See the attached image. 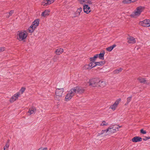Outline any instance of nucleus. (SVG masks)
<instances>
[{
	"label": "nucleus",
	"instance_id": "f257e3e1",
	"mask_svg": "<svg viewBox=\"0 0 150 150\" xmlns=\"http://www.w3.org/2000/svg\"><path fill=\"white\" fill-rule=\"evenodd\" d=\"M121 127V126L118 125L110 126L106 129L102 130L100 133L98 134L97 136L104 137L105 136L108 131L110 132L111 133H114L118 130Z\"/></svg>",
	"mask_w": 150,
	"mask_h": 150
},
{
	"label": "nucleus",
	"instance_id": "f03ea898",
	"mask_svg": "<svg viewBox=\"0 0 150 150\" xmlns=\"http://www.w3.org/2000/svg\"><path fill=\"white\" fill-rule=\"evenodd\" d=\"M28 35L27 32L25 30L18 31L16 35V38L19 41H24L26 39Z\"/></svg>",
	"mask_w": 150,
	"mask_h": 150
},
{
	"label": "nucleus",
	"instance_id": "7ed1b4c3",
	"mask_svg": "<svg viewBox=\"0 0 150 150\" xmlns=\"http://www.w3.org/2000/svg\"><path fill=\"white\" fill-rule=\"evenodd\" d=\"M144 7L140 6L137 7L130 14V16L132 18H137L139 16L141 13L144 9Z\"/></svg>",
	"mask_w": 150,
	"mask_h": 150
},
{
	"label": "nucleus",
	"instance_id": "20e7f679",
	"mask_svg": "<svg viewBox=\"0 0 150 150\" xmlns=\"http://www.w3.org/2000/svg\"><path fill=\"white\" fill-rule=\"evenodd\" d=\"M64 91V88H57L55 90V95L54 96L55 99L57 100H60L62 97Z\"/></svg>",
	"mask_w": 150,
	"mask_h": 150
},
{
	"label": "nucleus",
	"instance_id": "39448f33",
	"mask_svg": "<svg viewBox=\"0 0 150 150\" xmlns=\"http://www.w3.org/2000/svg\"><path fill=\"white\" fill-rule=\"evenodd\" d=\"M75 94L74 90L72 88L67 92L64 98V100L66 101L70 100Z\"/></svg>",
	"mask_w": 150,
	"mask_h": 150
},
{
	"label": "nucleus",
	"instance_id": "423d86ee",
	"mask_svg": "<svg viewBox=\"0 0 150 150\" xmlns=\"http://www.w3.org/2000/svg\"><path fill=\"white\" fill-rule=\"evenodd\" d=\"M100 82L99 79H94L90 80L89 82V85L93 87L98 86V83Z\"/></svg>",
	"mask_w": 150,
	"mask_h": 150
},
{
	"label": "nucleus",
	"instance_id": "0eeeda50",
	"mask_svg": "<svg viewBox=\"0 0 150 150\" xmlns=\"http://www.w3.org/2000/svg\"><path fill=\"white\" fill-rule=\"evenodd\" d=\"M121 98H119L117 99L115 101V103L110 107L109 108L111 109L113 111L115 110L117 108L119 103L121 102Z\"/></svg>",
	"mask_w": 150,
	"mask_h": 150
},
{
	"label": "nucleus",
	"instance_id": "6e6552de",
	"mask_svg": "<svg viewBox=\"0 0 150 150\" xmlns=\"http://www.w3.org/2000/svg\"><path fill=\"white\" fill-rule=\"evenodd\" d=\"M96 67L95 63L94 61H92L88 64L85 65L83 67L84 69H91L93 68Z\"/></svg>",
	"mask_w": 150,
	"mask_h": 150
},
{
	"label": "nucleus",
	"instance_id": "1a4fd4ad",
	"mask_svg": "<svg viewBox=\"0 0 150 150\" xmlns=\"http://www.w3.org/2000/svg\"><path fill=\"white\" fill-rule=\"evenodd\" d=\"M140 25L145 27H148L150 26V21L149 20H145L143 21L140 22Z\"/></svg>",
	"mask_w": 150,
	"mask_h": 150
},
{
	"label": "nucleus",
	"instance_id": "9d476101",
	"mask_svg": "<svg viewBox=\"0 0 150 150\" xmlns=\"http://www.w3.org/2000/svg\"><path fill=\"white\" fill-rule=\"evenodd\" d=\"M21 94L20 92H18L15 93L13 96L9 100L11 103H13L18 99V98L21 96Z\"/></svg>",
	"mask_w": 150,
	"mask_h": 150
},
{
	"label": "nucleus",
	"instance_id": "9b49d317",
	"mask_svg": "<svg viewBox=\"0 0 150 150\" xmlns=\"http://www.w3.org/2000/svg\"><path fill=\"white\" fill-rule=\"evenodd\" d=\"M74 90L75 93H83L84 91L85 90L83 88L77 86L72 88Z\"/></svg>",
	"mask_w": 150,
	"mask_h": 150
},
{
	"label": "nucleus",
	"instance_id": "f8f14e48",
	"mask_svg": "<svg viewBox=\"0 0 150 150\" xmlns=\"http://www.w3.org/2000/svg\"><path fill=\"white\" fill-rule=\"evenodd\" d=\"M83 10L84 12L86 14H88L90 13L91 10L90 7L88 4H84L83 5Z\"/></svg>",
	"mask_w": 150,
	"mask_h": 150
},
{
	"label": "nucleus",
	"instance_id": "ddd939ff",
	"mask_svg": "<svg viewBox=\"0 0 150 150\" xmlns=\"http://www.w3.org/2000/svg\"><path fill=\"white\" fill-rule=\"evenodd\" d=\"M55 0H44L41 2V4L44 6H47L52 3Z\"/></svg>",
	"mask_w": 150,
	"mask_h": 150
},
{
	"label": "nucleus",
	"instance_id": "4468645a",
	"mask_svg": "<svg viewBox=\"0 0 150 150\" xmlns=\"http://www.w3.org/2000/svg\"><path fill=\"white\" fill-rule=\"evenodd\" d=\"M136 42V40L134 37L129 36L127 38V42L129 44H134Z\"/></svg>",
	"mask_w": 150,
	"mask_h": 150
},
{
	"label": "nucleus",
	"instance_id": "2eb2a0df",
	"mask_svg": "<svg viewBox=\"0 0 150 150\" xmlns=\"http://www.w3.org/2000/svg\"><path fill=\"white\" fill-rule=\"evenodd\" d=\"M40 20L39 19H36L33 21L31 25L34 28H35L38 26L39 25Z\"/></svg>",
	"mask_w": 150,
	"mask_h": 150
},
{
	"label": "nucleus",
	"instance_id": "dca6fc26",
	"mask_svg": "<svg viewBox=\"0 0 150 150\" xmlns=\"http://www.w3.org/2000/svg\"><path fill=\"white\" fill-rule=\"evenodd\" d=\"M36 111V108L34 107H32L29 108L28 112L29 113L30 115L32 114H34Z\"/></svg>",
	"mask_w": 150,
	"mask_h": 150
},
{
	"label": "nucleus",
	"instance_id": "f3484780",
	"mask_svg": "<svg viewBox=\"0 0 150 150\" xmlns=\"http://www.w3.org/2000/svg\"><path fill=\"white\" fill-rule=\"evenodd\" d=\"M142 138L140 137L136 136L133 138L132 140V142H141L142 141Z\"/></svg>",
	"mask_w": 150,
	"mask_h": 150
},
{
	"label": "nucleus",
	"instance_id": "a211bd4d",
	"mask_svg": "<svg viewBox=\"0 0 150 150\" xmlns=\"http://www.w3.org/2000/svg\"><path fill=\"white\" fill-rule=\"evenodd\" d=\"M50 12V11L49 10H46L44 11L42 13L41 16L44 17H46L49 15Z\"/></svg>",
	"mask_w": 150,
	"mask_h": 150
},
{
	"label": "nucleus",
	"instance_id": "6ab92c4d",
	"mask_svg": "<svg viewBox=\"0 0 150 150\" xmlns=\"http://www.w3.org/2000/svg\"><path fill=\"white\" fill-rule=\"evenodd\" d=\"M106 84L105 81L100 80V82L98 83V86L101 88H103L106 86Z\"/></svg>",
	"mask_w": 150,
	"mask_h": 150
},
{
	"label": "nucleus",
	"instance_id": "aec40b11",
	"mask_svg": "<svg viewBox=\"0 0 150 150\" xmlns=\"http://www.w3.org/2000/svg\"><path fill=\"white\" fill-rule=\"evenodd\" d=\"M63 49L62 48H59L56 50L55 51V53L57 55H59L63 53Z\"/></svg>",
	"mask_w": 150,
	"mask_h": 150
},
{
	"label": "nucleus",
	"instance_id": "412c9836",
	"mask_svg": "<svg viewBox=\"0 0 150 150\" xmlns=\"http://www.w3.org/2000/svg\"><path fill=\"white\" fill-rule=\"evenodd\" d=\"M82 8L81 7H80L78 8L75 13L76 16H79L80 15V13L82 12Z\"/></svg>",
	"mask_w": 150,
	"mask_h": 150
},
{
	"label": "nucleus",
	"instance_id": "4be33fe9",
	"mask_svg": "<svg viewBox=\"0 0 150 150\" xmlns=\"http://www.w3.org/2000/svg\"><path fill=\"white\" fill-rule=\"evenodd\" d=\"M137 1V0H124L122 1V2L124 4H127L134 2Z\"/></svg>",
	"mask_w": 150,
	"mask_h": 150
},
{
	"label": "nucleus",
	"instance_id": "5701e85b",
	"mask_svg": "<svg viewBox=\"0 0 150 150\" xmlns=\"http://www.w3.org/2000/svg\"><path fill=\"white\" fill-rule=\"evenodd\" d=\"M116 46V45L115 44H114L106 48V50L109 52L113 50V49Z\"/></svg>",
	"mask_w": 150,
	"mask_h": 150
},
{
	"label": "nucleus",
	"instance_id": "b1692460",
	"mask_svg": "<svg viewBox=\"0 0 150 150\" xmlns=\"http://www.w3.org/2000/svg\"><path fill=\"white\" fill-rule=\"evenodd\" d=\"M105 54V52L104 51L103 52V53H100L99 54H97L98 55V57L101 60H103L104 59V56Z\"/></svg>",
	"mask_w": 150,
	"mask_h": 150
},
{
	"label": "nucleus",
	"instance_id": "393cba45",
	"mask_svg": "<svg viewBox=\"0 0 150 150\" xmlns=\"http://www.w3.org/2000/svg\"><path fill=\"white\" fill-rule=\"evenodd\" d=\"M35 28H34L31 25L28 29V31L30 33H32L35 30Z\"/></svg>",
	"mask_w": 150,
	"mask_h": 150
},
{
	"label": "nucleus",
	"instance_id": "a878e982",
	"mask_svg": "<svg viewBox=\"0 0 150 150\" xmlns=\"http://www.w3.org/2000/svg\"><path fill=\"white\" fill-rule=\"evenodd\" d=\"M123 69L121 68L117 69L113 71V73L114 74H118L119 72H121Z\"/></svg>",
	"mask_w": 150,
	"mask_h": 150
},
{
	"label": "nucleus",
	"instance_id": "bb28decb",
	"mask_svg": "<svg viewBox=\"0 0 150 150\" xmlns=\"http://www.w3.org/2000/svg\"><path fill=\"white\" fill-rule=\"evenodd\" d=\"M137 80L140 82L141 83H144L146 81V80L145 79V78H142L141 77H139L138 78Z\"/></svg>",
	"mask_w": 150,
	"mask_h": 150
},
{
	"label": "nucleus",
	"instance_id": "cd10ccee",
	"mask_svg": "<svg viewBox=\"0 0 150 150\" xmlns=\"http://www.w3.org/2000/svg\"><path fill=\"white\" fill-rule=\"evenodd\" d=\"M95 66L98 65L101 66L104 64L105 63L102 61L99 62H95Z\"/></svg>",
	"mask_w": 150,
	"mask_h": 150
},
{
	"label": "nucleus",
	"instance_id": "c85d7f7f",
	"mask_svg": "<svg viewBox=\"0 0 150 150\" xmlns=\"http://www.w3.org/2000/svg\"><path fill=\"white\" fill-rule=\"evenodd\" d=\"M132 98V96H130L128 97L127 99V102L126 103H125V105H127L131 101Z\"/></svg>",
	"mask_w": 150,
	"mask_h": 150
},
{
	"label": "nucleus",
	"instance_id": "c756f323",
	"mask_svg": "<svg viewBox=\"0 0 150 150\" xmlns=\"http://www.w3.org/2000/svg\"><path fill=\"white\" fill-rule=\"evenodd\" d=\"M98 57V55L97 54L93 57L90 58L91 61H94L96 60V59Z\"/></svg>",
	"mask_w": 150,
	"mask_h": 150
},
{
	"label": "nucleus",
	"instance_id": "7c9ffc66",
	"mask_svg": "<svg viewBox=\"0 0 150 150\" xmlns=\"http://www.w3.org/2000/svg\"><path fill=\"white\" fill-rule=\"evenodd\" d=\"M9 140H7L6 144L4 146V147H6L7 149H8L9 146Z\"/></svg>",
	"mask_w": 150,
	"mask_h": 150
},
{
	"label": "nucleus",
	"instance_id": "2f4dec72",
	"mask_svg": "<svg viewBox=\"0 0 150 150\" xmlns=\"http://www.w3.org/2000/svg\"><path fill=\"white\" fill-rule=\"evenodd\" d=\"M87 4H88L89 6L92 5L93 4V2L92 1V0H88L87 1Z\"/></svg>",
	"mask_w": 150,
	"mask_h": 150
},
{
	"label": "nucleus",
	"instance_id": "473e14b6",
	"mask_svg": "<svg viewBox=\"0 0 150 150\" xmlns=\"http://www.w3.org/2000/svg\"><path fill=\"white\" fill-rule=\"evenodd\" d=\"M100 125L101 126H108V123L106 122L105 121H103L100 124Z\"/></svg>",
	"mask_w": 150,
	"mask_h": 150
},
{
	"label": "nucleus",
	"instance_id": "72a5a7b5",
	"mask_svg": "<svg viewBox=\"0 0 150 150\" xmlns=\"http://www.w3.org/2000/svg\"><path fill=\"white\" fill-rule=\"evenodd\" d=\"M79 3L81 4H83L86 2L85 0H78Z\"/></svg>",
	"mask_w": 150,
	"mask_h": 150
},
{
	"label": "nucleus",
	"instance_id": "f704fd0d",
	"mask_svg": "<svg viewBox=\"0 0 150 150\" xmlns=\"http://www.w3.org/2000/svg\"><path fill=\"white\" fill-rule=\"evenodd\" d=\"M25 90V87H22L20 89V91L21 92V94H22L24 92Z\"/></svg>",
	"mask_w": 150,
	"mask_h": 150
},
{
	"label": "nucleus",
	"instance_id": "c9c22d12",
	"mask_svg": "<svg viewBox=\"0 0 150 150\" xmlns=\"http://www.w3.org/2000/svg\"><path fill=\"white\" fill-rule=\"evenodd\" d=\"M5 49L4 47H0V52L4 51Z\"/></svg>",
	"mask_w": 150,
	"mask_h": 150
},
{
	"label": "nucleus",
	"instance_id": "e433bc0d",
	"mask_svg": "<svg viewBox=\"0 0 150 150\" xmlns=\"http://www.w3.org/2000/svg\"><path fill=\"white\" fill-rule=\"evenodd\" d=\"M140 132L144 134H145L146 133V132L143 129H141L140 130Z\"/></svg>",
	"mask_w": 150,
	"mask_h": 150
},
{
	"label": "nucleus",
	"instance_id": "4c0bfd02",
	"mask_svg": "<svg viewBox=\"0 0 150 150\" xmlns=\"http://www.w3.org/2000/svg\"><path fill=\"white\" fill-rule=\"evenodd\" d=\"M14 12V11L13 10H11L10 11V12L8 13L9 15V16H11L13 14Z\"/></svg>",
	"mask_w": 150,
	"mask_h": 150
},
{
	"label": "nucleus",
	"instance_id": "58836bf2",
	"mask_svg": "<svg viewBox=\"0 0 150 150\" xmlns=\"http://www.w3.org/2000/svg\"><path fill=\"white\" fill-rule=\"evenodd\" d=\"M47 148H40L38 149V150H47Z\"/></svg>",
	"mask_w": 150,
	"mask_h": 150
},
{
	"label": "nucleus",
	"instance_id": "ea45409f",
	"mask_svg": "<svg viewBox=\"0 0 150 150\" xmlns=\"http://www.w3.org/2000/svg\"><path fill=\"white\" fill-rule=\"evenodd\" d=\"M148 139H149L148 138H147V137H146L145 138L143 139V140L144 141H146Z\"/></svg>",
	"mask_w": 150,
	"mask_h": 150
},
{
	"label": "nucleus",
	"instance_id": "a19ab883",
	"mask_svg": "<svg viewBox=\"0 0 150 150\" xmlns=\"http://www.w3.org/2000/svg\"><path fill=\"white\" fill-rule=\"evenodd\" d=\"M6 17L8 18H9V17L10 16H9V15L8 13H6Z\"/></svg>",
	"mask_w": 150,
	"mask_h": 150
},
{
	"label": "nucleus",
	"instance_id": "79ce46f5",
	"mask_svg": "<svg viewBox=\"0 0 150 150\" xmlns=\"http://www.w3.org/2000/svg\"><path fill=\"white\" fill-rule=\"evenodd\" d=\"M7 148H6V147H4V150H8L7 149Z\"/></svg>",
	"mask_w": 150,
	"mask_h": 150
},
{
	"label": "nucleus",
	"instance_id": "37998d69",
	"mask_svg": "<svg viewBox=\"0 0 150 150\" xmlns=\"http://www.w3.org/2000/svg\"><path fill=\"white\" fill-rule=\"evenodd\" d=\"M148 138H149V139H150V137H149Z\"/></svg>",
	"mask_w": 150,
	"mask_h": 150
}]
</instances>
